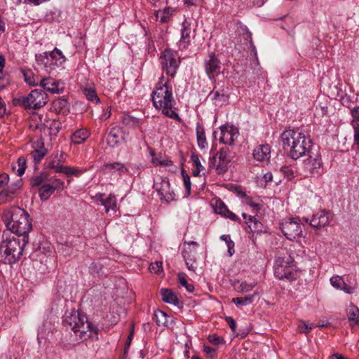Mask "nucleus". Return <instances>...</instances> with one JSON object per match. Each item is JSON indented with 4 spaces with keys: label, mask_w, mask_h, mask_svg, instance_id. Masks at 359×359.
<instances>
[{
    "label": "nucleus",
    "mask_w": 359,
    "mask_h": 359,
    "mask_svg": "<svg viewBox=\"0 0 359 359\" xmlns=\"http://www.w3.org/2000/svg\"><path fill=\"white\" fill-rule=\"evenodd\" d=\"M62 164H60V162H58L57 161L56 158H53L52 160H50L48 163H47V168H50V169H53L54 170V171L56 172V170H57V167H60L61 166Z\"/></svg>",
    "instance_id": "obj_58"
},
{
    "label": "nucleus",
    "mask_w": 359,
    "mask_h": 359,
    "mask_svg": "<svg viewBox=\"0 0 359 359\" xmlns=\"http://www.w3.org/2000/svg\"><path fill=\"white\" fill-rule=\"evenodd\" d=\"M121 122L126 127L135 128L140 125V119L131 116L129 113L121 115Z\"/></svg>",
    "instance_id": "obj_27"
},
{
    "label": "nucleus",
    "mask_w": 359,
    "mask_h": 359,
    "mask_svg": "<svg viewBox=\"0 0 359 359\" xmlns=\"http://www.w3.org/2000/svg\"><path fill=\"white\" fill-rule=\"evenodd\" d=\"M154 318L156 320V324L160 325L168 326V318H170L169 316H168L165 312L162 311H158L154 313Z\"/></svg>",
    "instance_id": "obj_36"
},
{
    "label": "nucleus",
    "mask_w": 359,
    "mask_h": 359,
    "mask_svg": "<svg viewBox=\"0 0 359 359\" xmlns=\"http://www.w3.org/2000/svg\"><path fill=\"white\" fill-rule=\"evenodd\" d=\"M271 147L269 144H261L257 146L253 151L254 158L259 161H264L269 159Z\"/></svg>",
    "instance_id": "obj_22"
},
{
    "label": "nucleus",
    "mask_w": 359,
    "mask_h": 359,
    "mask_svg": "<svg viewBox=\"0 0 359 359\" xmlns=\"http://www.w3.org/2000/svg\"><path fill=\"white\" fill-rule=\"evenodd\" d=\"M54 107L60 108V109L66 108L68 105V102L65 99H58L53 102Z\"/></svg>",
    "instance_id": "obj_54"
},
{
    "label": "nucleus",
    "mask_w": 359,
    "mask_h": 359,
    "mask_svg": "<svg viewBox=\"0 0 359 359\" xmlns=\"http://www.w3.org/2000/svg\"><path fill=\"white\" fill-rule=\"evenodd\" d=\"M86 170H81L71 166H65L62 165L60 167H57L56 170L57 173H63L68 177L71 175L79 177Z\"/></svg>",
    "instance_id": "obj_26"
},
{
    "label": "nucleus",
    "mask_w": 359,
    "mask_h": 359,
    "mask_svg": "<svg viewBox=\"0 0 359 359\" xmlns=\"http://www.w3.org/2000/svg\"><path fill=\"white\" fill-rule=\"evenodd\" d=\"M48 102V95L40 89L32 90L27 96H21L13 99L15 106H21L25 109H38L43 107Z\"/></svg>",
    "instance_id": "obj_7"
},
{
    "label": "nucleus",
    "mask_w": 359,
    "mask_h": 359,
    "mask_svg": "<svg viewBox=\"0 0 359 359\" xmlns=\"http://www.w3.org/2000/svg\"><path fill=\"white\" fill-rule=\"evenodd\" d=\"M25 81L29 86H37L39 83L36 81L35 79L31 77V73H24Z\"/></svg>",
    "instance_id": "obj_57"
},
{
    "label": "nucleus",
    "mask_w": 359,
    "mask_h": 359,
    "mask_svg": "<svg viewBox=\"0 0 359 359\" xmlns=\"http://www.w3.org/2000/svg\"><path fill=\"white\" fill-rule=\"evenodd\" d=\"M214 209L216 213H218L222 215L223 217L226 214V212H229V209L227 206L220 199L217 200L215 201Z\"/></svg>",
    "instance_id": "obj_39"
},
{
    "label": "nucleus",
    "mask_w": 359,
    "mask_h": 359,
    "mask_svg": "<svg viewBox=\"0 0 359 359\" xmlns=\"http://www.w3.org/2000/svg\"><path fill=\"white\" fill-rule=\"evenodd\" d=\"M225 320L228 323V325H229V327L231 328V330H232V332L233 333H235L236 330V323L235 320L231 316H227L225 318Z\"/></svg>",
    "instance_id": "obj_59"
},
{
    "label": "nucleus",
    "mask_w": 359,
    "mask_h": 359,
    "mask_svg": "<svg viewBox=\"0 0 359 359\" xmlns=\"http://www.w3.org/2000/svg\"><path fill=\"white\" fill-rule=\"evenodd\" d=\"M18 169L17 173L18 176H22L26 170V160L24 157H20L18 160Z\"/></svg>",
    "instance_id": "obj_46"
},
{
    "label": "nucleus",
    "mask_w": 359,
    "mask_h": 359,
    "mask_svg": "<svg viewBox=\"0 0 359 359\" xmlns=\"http://www.w3.org/2000/svg\"><path fill=\"white\" fill-rule=\"evenodd\" d=\"M154 187L158 192L161 200L166 202L174 201L175 194L170 190V184L168 179L159 177L154 184Z\"/></svg>",
    "instance_id": "obj_14"
},
{
    "label": "nucleus",
    "mask_w": 359,
    "mask_h": 359,
    "mask_svg": "<svg viewBox=\"0 0 359 359\" xmlns=\"http://www.w3.org/2000/svg\"><path fill=\"white\" fill-rule=\"evenodd\" d=\"M29 243V238L9 236L3 239L0 244V262L12 264L22 257L25 247Z\"/></svg>",
    "instance_id": "obj_5"
},
{
    "label": "nucleus",
    "mask_w": 359,
    "mask_h": 359,
    "mask_svg": "<svg viewBox=\"0 0 359 359\" xmlns=\"http://www.w3.org/2000/svg\"><path fill=\"white\" fill-rule=\"evenodd\" d=\"M242 216L245 219V222L247 224L254 223L255 226L257 224V220L255 217L251 216V215H248L246 213H243Z\"/></svg>",
    "instance_id": "obj_64"
},
{
    "label": "nucleus",
    "mask_w": 359,
    "mask_h": 359,
    "mask_svg": "<svg viewBox=\"0 0 359 359\" xmlns=\"http://www.w3.org/2000/svg\"><path fill=\"white\" fill-rule=\"evenodd\" d=\"M203 351L210 358H214L216 355V350L210 346H204Z\"/></svg>",
    "instance_id": "obj_63"
},
{
    "label": "nucleus",
    "mask_w": 359,
    "mask_h": 359,
    "mask_svg": "<svg viewBox=\"0 0 359 359\" xmlns=\"http://www.w3.org/2000/svg\"><path fill=\"white\" fill-rule=\"evenodd\" d=\"M246 205L253 208L257 212L260 210V205L256 202H255L250 196L245 197V199L243 201Z\"/></svg>",
    "instance_id": "obj_48"
},
{
    "label": "nucleus",
    "mask_w": 359,
    "mask_h": 359,
    "mask_svg": "<svg viewBox=\"0 0 359 359\" xmlns=\"http://www.w3.org/2000/svg\"><path fill=\"white\" fill-rule=\"evenodd\" d=\"M220 130L219 142L224 144L233 145L238 137V129L233 126L226 125L222 126Z\"/></svg>",
    "instance_id": "obj_17"
},
{
    "label": "nucleus",
    "mask_w": 359,
    "mask_h": 359,
    "mask_svg": "<svg viewBox=\"0 0 359 359\" xmlns=\"http://www.w3.org/2000/svg\"><path fill=\"white\" fill-rule=\"evenodd\" d=\"M281 140L284 150L292 159L297 160L311 153L313 142L305 131L287 130L282 133Z\"/></svg>",
    "instance_id": "obj_2"
},
{
    "label": "nucleus",
    "mask_w": 359,
    "mask_h": 359,
    "mask_svg": "<svg viewBox=\"0 0 359 359\" xmlns=\"http://www.w3.org/2000/svg\"><path fill=\"white\" fill-rule=\"evenodd\" d=\"M314 327L313 324H306L304 322H302L301 325H299L300 332L307 334L309 333Z\"/></svg>",
    "instance_id": "obj_51"
},
{
    "label": "nucleus",
    "mask_w": 359,
    "mask_h": 359,
    "mask_svg": "<svg viewBox=\"0 0 359 359\" xmlns=\"http://www.w3.org/2000/svg\"><path fill=\"white\" fill-rule=\"evenodd\" d=\"M257 293L255 292L253 294L243 297H235L232 299V302H233L236 306H247L251 304Z\"/></svg>",
    "instance_id": "obj_35"
},
{
    "label": "nucleus",
    "mask_w": 359,
    "mask_h": 359,
    "mask_svg": "<svg viewBox=\"0 0 359 359\" xmlns=\"http://www.w3.org/2000/svg\"><path fill=\"white\" fill-rule=\"evenodd\" d=\"M229 153V150L227 147H222L217 152L215 156L213 158L215 163L217 162V159L219 161L218 164L216 165V170L218 171V173L226 170L227 168H226V165L230 161Z\"/></svg>",
    "instance_id": "obj_19"
},
{
    "label": "nucleus",
    "mask_w": 359,
    "mask_h": 359,
    "mask_svg": "<svg viewBox=\"0 0 359 359\" xmlns=\"http://www.w3.org/2000/svg\"><path fill=\"white\" fill-rule=\"evenodd\" d=\"M63 324L67 329L74 332L76 342L93 338L98 333V328L88 321L86 315L78 311H66L63 316Z\"/></svg>",
    "instance_id": "obj_4"
},
{
    "label": "nucleus",
    "mask_w": 359,
    "mask_h": 359,
    "mask_svg": "<svg viewBox=\"0 0 359 359\" xmlns=\"http://www.w3.org/2000/svg\"><path fill=\"white\" fill-rule=\"evenodd\" d=\"M174 11V8L171 7H167L163 11L159 10L156 11V18L161 23L167 22L170 20V18L171 17Z\"/></svg>",
    "instance_id": "obj_31"
},
{
    "label": "nucleus",
    "mask_w": 359,
    "mask_h": 359,
    "mask_svg": "<svg viewBox=\"0 0 359 359\" xmlns=\"http://www.w3.org/2000/svg\"><path fill=\"white\" fill-rule=\"evenodd\" d=\"M89 132L86 129H79L75 131L71 136L74 144H80L83 143L88 137Z\"/></svg>",
    "instance_id": "obj_29"
},
{
    "label": "nucleus",
    "mask_w": 359,
    "mask_h": 359,
    "mask_svg": "<svg viewBox=\"0 0 359 359\" xmlns=\"http://www.w3.org/2000/svg\"><path fill=\"white\" fill-rule=\"evenodd\" d=\"M46 154L47 150L43 147L40 149H34L30 153V155L35 163H38L42 160Z\"/></svg>",
    "instance_id": "obj_38"
},
{
    "label": "nucleus",
    "mask_w": 359,
    "mask_h": 359,
    "mask_svg": "<svg viewBox=\"0 0 359 359\" xmlns=\"http://www.w3.org/2000/svg\"><path fill=\"white\" fill-rule=\"evenodd\" d=\"M280 170L283 174L284 177L287 179V180H291L295 177L294 171L288 166H282Z\"/></svg>",
    "instance_id": "obj_42"
},
{
    "label": "nucleus",
    "mask_w": 359,
    "mask_h": 359,
    "mask_svg": "<svg viewBox=\"0 0 359 359\" xmlns=\"http://www.w3.org/2000/svg\"><path fill=\"white\" fill-rule=\"evenodd\" d=\"M100 201L104 206L106 212H108L110 210L116 211V198L114 195L109 194L107 198L101 199Z\"/></svg>",
    "instance_id": "obj_33"
},
{
    "label": "nucleus",
    "mask_w": 359,
    "mask_h": 359,
    "mask_svg": "<svg viewBox=\"0 0 359 359\" xmlns=\"http://www.w3.org/2000/svg\"><path fill=\"white\" fill-rule=\"evenodd\" d=\"M50 187H53V189L55 191L56 189H61L62 190L64 189L65 182L59 179H52L51 182L48 183Z\"/></svg>",
    "instance_id": "obj_47"
},
{
    "label": "nucleus",
    "mask_w": 359,
    "mask_h": 359,
    "mask_svg": "<svg viewBox=\"0 0 359 359\" xmlns=\"http://www.w3.org/2000/svg\"><path fill=\"white\" fill-rule=\"evenodd\" d=\"M2 220L7 229L18 237L29 238L28 233L32 230V219L29 213L18 206L5 209Z\"/></svg>",
    "instance_id": "obj_3"
},
{
    "label": "nucleus",
    "mask_w": 359,
    "mask_h": 359,
    "mask_svg": "<svg viewBox=\"0 0 359 359\" xmlns=\"http://www.w3.org/2000/svg\"><path fill=\"white\" fill-rule=\"evenodd\" d=\"M333 219L332 212L327 210H320L313 214L311 219L304 218L306 223H309L312 227L321 229L330 225Z\"/></svg>",
    "instance_id": "obj_12"
},
{
    "label": "nucleus",
    "mask_w": 359,
    "mask_h": 359,
    "mask_svg": "<svg viewBox=\"0 0 359 359\" xmlns=\"http://www.w3.org/2000/svg\"><path fill=\"white\" fill-rule=\"evenodd\" d=\"M280 229L284 236L290 241L302 236V229L299 218H290L281 224Z\"/></svg>",
    "instance_id": "obj_11"
},
{
    "label": "nucleus",
    "mask_w": 359,
    "mask_h": 359,
    "mask_svg": "<svg viewBox=\"0 0 359 359\" xmlns=\"http://www.w3.org/2000/svg\"><path fill=\"white\" fill-rule=\"evenodd\" d=\"M194 29L192 27L190 22L185 20L182 25L181 38L179 41V46L182 48H186L191 42V36Z\"/></svg>",
    "instance_id": "obj_20"
},
{
    "label": "nucleus",
    "mask_w": 359,
    "mask_h": 359,
    "mask_svg": "<svg viewBox=\"0 0 359 359\" xmlns=\"http://www.w3.org/2000/svg\"><path fill=\"white\" fill-rule=\"evenodd\" d=\"M177 278L180 286L184 287L186 288V290L189 293L194 292L195 287L193 284L188 283L187 280L186 279L184 273H179Z\"/></svg>",
    "instance_id": "obj_37"
},
{
    "label": "nucleus",
    "mask_w": 359,
    "mask_h": 359,
    "mask_svg": "<svg viewBox=\"0 0 359 359\" xmlns=\"http://www.w3.org/2000/svg\"><path fill=\"white\" fill-rule=\"evenodd\" d=\"M39 85L51 93H60L64 89V83L52 77H44L39 81Z\"/></svg>",
    "instance_id": "obj_18"
},
{
    "label": "nucleus",
    "mask_w": 359,
    "mask_h": 359,
    "mask_svg": "<svg viewBox=\"0 0 359 359\" xmlns=\"http://www.w3.org/2000/svg\"><path fill=\"white\" fill-rule=\"evenodd\" d=\"M289 262H284L278 258L276 260V265L274 267V275L280 280L287 279L288 280H293L296 278L295 273L287 266Z\"/></svg>",
    "instance_id": "obj_16"
},
{
    "label": "nucleus",
    "mask_w": 359,
    "mask_h": 359,
    "mask_svg": "<svg viewBox=\"0 0 359 359\" xmlns=\"http://www.w3.org/2000/svg\"><path fill=\"white\" fill-rule=\"evenodd\" d=\"M204 68L208 78L215 80L221 72L222 64L215 53H209L204 59Z\"/></svg>",
    "instance_id": "obj_13"
},
{
    "label": "nucleus",
    "mask_w": 359,
    "mask_h": 359,
    "mask_svg": "<svg viewBox=\"0 0 359 359\" xmlns=\"http://www.w3.org/2000/svg\"><path fill=\"white\" fill-rule=\"evenodd\" d=\"M309 157L303 161V168L305 171V176H319L322 174L323 162L320 154H309Z\"/></svg>",
    "instance_id": "obj_10"
},
{
    "label": "nucleus",
    "mask_w": 359,
    "mask_h": 359,
    "mask_svg": "<svg viewBox=\"0 0 359 359\" xmlns=\"http://www.w3.org/2000/svg\"><path fill=\"white\" fill-rule=\"evenodd\" d=\"M180 64V59L177 51L165 49L161 55V65L163 72L171 78L175 76Z\"/></svg>",
    "instance_id": "obj_8"
},
{
    "label": "nucleus",
    "mask_w": 359,
    "mask_h": 359,
    "mask_svg": "<svg viewBox=\"0 0 359 359\" xmlns=\"http://www.w3.org/2000/svg\"><path fill=\"white\" fill-rule=\"evenodd\" d=\"M14 198L15 196L10 194L7 189L0 191V204L11 202Z\"/></svg>",
    "instance_id": "obj_41"
},
{
    "label": "nucleus",
    "mask_w": 359,
    "mask_h": 359,
    "mask_svg": "<svg viewBox=\"0 0 359 359\" xmlns=\"http://www.w3.org/2000/svg\"><path fill=\"white\" fill-rule=\"evenodd\" d=\"M151 97L154 107L161 110L163 114L174 120H181L175 107L176 102L169 79H165L162 76L152 91Z\"/></svg>",
    "instance_id": "obj_1"
},
{
    "label": "nucleus",
    "mask_w": 359,
    "mask_h": 359,
    "mask_svg": "<svg viewBox=\"0 0 359 359\" xmlns=\"http://www.w3.org/2000/svg\"><path fill=\"white\" fill-rule=\"evenodd\" d=\"M149 269L156 273L160 272L162 269V262H156L155 263L151 264L149 266Z\"/></svg>",
    "instance_id": "obj_60"
},
{
    "label": "nucleus",
    "mask_w": 359,
    "mask_h": 359,
    "mask_svg": "<svg viewBox=\"0 0 359 359\" xmlns=\"http://www.w3.org/2000/svg\"><path fill=\"white\" fill-rule=\"evenodd\" d=\"M103 167L105 168L108 172L111 175L117 173L119 176H121L122 175L126 174V172L128 171L126 169V165L119 162L105 163L104 164Z\"/></svg>",
    "instance_id": "obj_24"
},
{
    "label": "nucleus",
    "mask_w": 359,
    "mask_h": 359,
    "mask_svg": "<svg viewBox=\"0 0 359 359\" xmlns=\"http://www.w3.org/2000/svg\"><path fill=\"white\" fill-rule=\"evenodd\" d=\"M347 316L351 326L359 324V309L355 305H350Z\"/></svg>",
    "instance_id": "obj_30"
},
{
    "label": "nucleus",
    "mask_w": 359,
    "mask_h": 359,
    "mask_svg": "<svg viewBox=\"0 0 359 359\" xmlns=\"http://www.w3.org/2000/svg\"><path fill=\"white\" fill-rule=\"evenodd\" d=\"M196 130L198 146L201 149H204L208 146L204 128L201 124L197 123Z\"/></svg>",
    "instance_id": "obj_28"
},
{
    "label": "nucleus",
    "mask_w": 359,
    "mask_h": 359,
    "mask_svg": "<svg viewBox=\"0 0 359 359\" xmlns=\"http://www.w3.org/2000/svg\"><path fill=\"white\" fill-rule=\"evenodd\" d=\"M160 293L162 297V300L164 302L175 306L179 304L180 301L177 297L171 290L168 288H162L160 291Z\"/></svg>",
    "instance_id": "obj_25"
},
{
    "label": "nucleus",
    "mask_w": 359,
    "mask_h": 359,
    "mask_svg": "<svg viewBox=\"0 0 359 359\" xmlns=\"http://www.w3.org/2000/svg\"><path fill=\"white\" fill-rule=\"evenodd\" d=\"M35 58L36 63L39 69L48 74L54 76L56 75L58 69L67 60L62 52L57 48H55L52 51L36 54Z\"/></svg>",
    "instance_id": "obj_6"
},
{
    "label": "nucleus",
    "mask_w": 359,
    "mask_h": 359,
    "mask_svg": "<svg viewBox=\"0 0 359 359\" xmlns=\"http://www.w3.org/2000/svg\"><path fill=\"white\" fill-rule=\"evenodd\" d=\"M353 129V140L355 144H357L359 147V124L358 123H353L352 126Z\"/></svg>",
    "instance_id": "obj_53"
},
{
    "label": "nucleus",
    "mask_w": 359,
    "mask_h": 359,
    "mask_svg": "<svg viewBox=\"0 0 359 359\" xmlns=\"http://www.w3.org/2000/svg\"><path fill=\"white\" fill-rule=\"evenodd\" d=\"M330 281L332 287L348 294H353L357 288V283L355 280L353 282L350 280L345 281L342 276H333L330 278Z\"/></svg>",
    "instance_id": "obj_15"
},
{
    "label": "nucleus",
    "mask_w": 359,
    "mask_h": 359,
    "mask_svg": "<svg viewBox=\"0 0 359 359\" xmlns=\"http://www.w3.org/2000/svg\"><path fill=\"white\" fill-rule=\"evenodd\" d=\"M199 246L196 241H184L182 250V255L185 262L186 266L189 271H195L196 266L197 250Z\"/></svg>",
    "instance_id": "obj_9"
},
{
    "label": "nucleus",
    "mask_w": 359,
    "mask_h": 359,
    "mask_svg": "<svg viewBox=\"0 0 359 359\" xmlns=\"http://www.w3.org/2000/svg\"><path fill=\"white\" fill-rule=\"evenodd\" d=\"M30 127L43 131L47 130L50 135H56L61 128V123L56 120H50L44 123H37L35 126H30Z\"/></svg>",
    "instance_id": "obj_21"
},
{
    "label": "nucleus",
    "mask_w": 359,
    "mask_h": 359,
    "mask_svg": "<svg viewBox=\"0 0 359 359\" xmlns=\"http://www.w3.org/2000/svg\"><path fill=\"white\" fill-rule=\"evenodd\" d=\"M351 115L352 118L351 120V126H353V123L359 124V106L355 107L351 109Z\"/></svg>",
    "instance_id": "obj_45"
},
{
    "label": "nucleus",
    "mask_w": 359,
    "mask_h": 359,
    "mask_svg": "<svg viewBox=\"0 0 359 359\" xmlns=\"http://www.w3.org/2000/svg\"><path fill=\"white\" fill-rule=\"evenodd\" d=\"M9 182V176L6 173L0 174V189L7 185Z\"/></svg>",
    "instance_id": "obj_61"
},
{
    "label": "nucleus",
    "mask_w": 359,
    "mask_h": 359,
    "mask_svg": "<svg viewBox=\"0 0 359 359\" xmlns=\"http://www.w3.org/2000/svg\"><path fill=\"white\" fill-rule=\"evenodd\" d=\"M126 169L128 171L126 172V174H128L130 175H139L140 172V168L139 165L133 164V163H127Z\"/></svg>",
    "instance_id": "obj_43"
},
{
    "label": "nucleus",
    "mask_w": 359,
    "mask_h": 359,
    "mask_svg": "<svg viewBox=\"0 0 359 359\" xmlns=\"http://www.w3.org/2000/svg\"><path fill=\"white\" fill-rule=\"evenodd\" d=\"M209 341L214 345H219L224 342V339L215 334L208 337Z\"/></svg>",
    "instance_id": "obj_52"
},
{
    "label": "nucleus",
    "mask_w": 359,
    "mask_h": 359,
    "mask_svg": "<svg viewBox=\"0 0 359 359\" xmlns=\"http://www.w3.org/2000/svg\"><path fill=\"white\" fill-rule=\"evenodd\" d=\"M184 185L187 191V194L189 195L191 192V180L190 177L187 174L182 172Z\"/></svg>",
    "instance_id": "obj_49"
},
{
    "label": "nucleus",
    "mask_w": 359,
    "mask_h": 359,
    "mask_svg": "<svg viewBox=\"0 0 359 359\" xmlns=\"http://www.w3.org/2000/svg\"><path fill=\"white\" fill-rule=\"evenodd\" d=\"M123 137L122 130L119 127L112 128L107 137V144L111 147L118 145Z\"/></svg>",
    "instance_id": "obj_23"
},
{
    "label": "nucleus",
    "mask_w": 359,
    "mask_h": 359,
    "mask_svg": "<svg viewBox=\"0 0 359 359\" xmlns=\"http://www.w3.org/2000/svg\"><path fill=\"white\" fill-rule=\"evenodd\" d=\"M53 187L48 183L43 184L39 189V195L42 201H47L54 193Z\"/></svg>",
    "instance_id": "obj_32"
},
{
    "label": "nucleus",
    "mask_w": 359,
    "mask_h": 359,
    "mask_svg": "<svg viewBox=\"0 0 359 359\" xmlns=\"http://www.w3.org/2000/svg\"><path fill=\"white\" fill-rule=\"evenodd\" d=\"M208 97H210L212 100H217L221 99L224 100L226 98L225 95L223 93L221 94L219 91H212L209 94Z\"/></svg>",
    "instance_id": "obj_56"
},
{
    "label": "nucleus",
    "mask_w": 359,
    "mask_h": 359,
    "mask_svg": "<svg viewBox=\"0 0 359 359\" xmlns=\"http://www.w3.org/2000/svg\"><path fill=\"white\" fill-rule=\"evenodd\" d=\"M240 29H241L240 30L241 33L242 32L243 34H247V39H250V43L251 44V46L253 48V50H255V46H254L253 42H252V33L249 31L248 27L245 25H241Z\"/></svg>",
    "instance_id": "obj_50"
},
{
    "label": "nucleus",
    "mask_w": 359,
    "mask_h": 359,
    "mask_svg": "<svg viewBox=\"0 0 359 359\" xmlns=\"http://www.w3.org/2000/svg\"><path fill=\"white\" fill-rule=\"evenodd\" d=\"M83 93L88 100L95 103H98L100 102V98L94 89L85 88Z\"/></svg>",
    "instance_id": "obj_40"
},
{
    "label": "nucleus",
    "mask_w": 359,
    "mask_h": 359,
    "mask_svg": "<svg viewBox=\"0 0 359 359\" xmlns=\"http://www.w3.org/2000/svg\"><path fill=\"white\" fill-rule=\"evenodd\" d=\"M255 286V283H247L245 281L242 282L238 287V291L240 292L245 293L251 291Z\"/></svg>",
    "instance_id": "obj_44"
},
{
    "label": "nucleus",
    "mask_w": 359,
    "mask_h": 359,
    "mask_svg": "<svg viewBox=\"0 0 359 359\" xmlns=\"http://www.w3.org/2000/svg\"><path fill=\"white\" fill-rule=\"evenodd\" d=\"M191 159L194 164L196 165L198 170H204V167L202 165L200 161V156L197 154H192Z\"/></svg>",
    "instance_id": "obj_55"
},
{
    "label": "nucleus",
    "mask_w": 359,
    "mask_h": 359,
    "mask_svg": "<svg viewBox=\"0 0 359 359\" xmlns=\"http://www.w3.org/2000/svg\"><path fill=\"white\" fill-rule=\"evenodd\" d=\"M18 184H19L18 187H14L11 184V185L8 186L6 189L10 192V194H13L15 197L17 191L18 189H20L22 186V180H18Z\"/></svg>",
    "instance_id": "obj_62"
},
{
    "label": "nucleus",
    "mask_w": 359,
    "mask_h": 359,
    "mask_svg": "<svg viewBox=\"0 0 359 359\" xmlns=\"http://www.w3.org/2000/svg\"><path fill=\"white\" fill-rule=\"evenodd\" d=\"M48 175L46 172H41L38 175L33 176L30 179L32 187H41L48 180Z\"/></svg>",
    "instance_id": "obj_34"
}]
</instances>
